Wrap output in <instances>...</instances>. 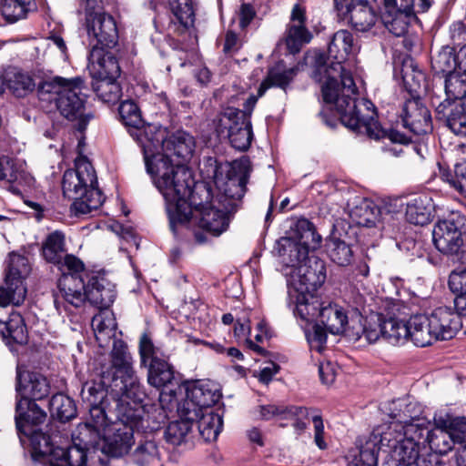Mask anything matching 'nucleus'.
<instances>
[{"instance_id": "1", "label": "nucleus", "mask_w": 466, "mask_h": 466, "mask_svg": "<svg viewBox=\"0 0 466 466\" xmlns=\"http://www.w3.org/2000/svg\"><path fill=\"white\" fill-rule=\"evenodd\" d=\"M355 49L353 35L348 30H339L329 44L327 59L323 55L317 57V70L326 77L321 86L324 102L334 105L340 123L355 133L408 146L411 141L409 136L395 128L382 129L377 120V111L372 102L359 97L351 73L342 66Z\"/></svg>"}, {"instance_id": "2", "label": "nucleus", "mask_w": 466, "mask_h": 466, "mask_svg": "<svg viewBox=\"0 0 466 466\" xmlns=\"http://www.w3.org/2000/svg\"><path fill=\"white\" fill-rule=\"evenodd\" d=\"M194 148V137L187 132L177 131L162 141V152L152 157L145 154L147 171L166 201L172 227L179 219L175 211L183 213L182 219L188 213L185 198L192 194L195 180L182 162L191 157Z\"/></svg>"}, {"instance_id": "3", "label": "nucleus", "mask_w": 466, "mask_h": 466, "mask_svg": "<svg viewBox=\"0 0 466 466\" xmlns=\"http://www.w3.org/2000/svg\"><path fill=\"white\" fill-rule=\"evenodd\" d=\"M211 197V191L205 186H192V194L185 198V202L188 206V213H186L185 219H178L172 227L171 218L169 219V227L175 236L178 235L180 228H188L193 219L192 207L198 211L197 219L200 228L214 237H218L225 232L230 222V214L234 213L237 208L236 203H230V207H227L218 200V206H215L214 202L208 203ZM167 213H168L167 211ZM178 218H183V213L180 210L175 211Z\"/></svg>"}, {"instance_id": "4", "label": "nucleus", "mask_w": 466, "mask_h": 466, "mask_svg": "<svg viewBox=\"0 0 466 466\" xmlns=\"http://www.w3.org/2000/svg\"><path fill=\"white\" fill-rule=\"evenodd\" d=\"M86 270L58 279V293L55 294V305L80 308L86 301L99 309L109 308L115 300V286L103 276H92L85 284Z\"/></svg>"}, {"instance_id": "5", "label": "nucleus", "mask_w": 466, "mask_h": 466, "mask_svg": "<svg viewBox=\"0 0 466 466\" xmlns=\"http://www.w3.org/2000/svg\"><path fill=\"white\" fill-rule=\"evenodd\" d=\"M62 190L65 198L73 200L71 211L76 216L89 215L104 202L96 171L86 157L76 158L75 168L64 173Z\"/></svg>"}, {"instance_id": "6", "label": "nucleus", "mask_w": 466, "mask_h": 466, "mask_svg": "<svg viewBox=\"0 0 466 466\" xmlns=\"http://www.w3.org/2000/svg\"><path fill=\"white\" fill-rule=\"evenodd\" d=\"M202 172L222 191L220 198H224L225 205L230 207V203H236L244 197L251 167L248 158L234 161L229 167L208 157L205 159Z\"/></svg>"}, {"instance_id": "7", "label": "nucleus", "mask_w": 466, "mask_h": 466, "mask_svg": "<svg viewBox=\"0 0 466 466\" xmlns=\"http://www.w3.org/2000/svg\"><path fill=\"white\" fill-rule=\"evenodd\" d=\"M348 335L353 341H358L364 337L369 343H374L382 339L390 344L398 345L406 341L409 337L408 321L392 317L386 318L382 313L371 312L364 319L363 323H353Z\"/></svg>"}, {"instance_id": "8", "label": "nucleus", "mask_w": 466, "mask_h": 466, "mask_svg": "<svg viewBox=\"0 0 466 466\" xmlns=\"http://www.w3.org/2000/svg\"><path fill=\"white\" fill-rule=\"evenodd\" d=\"M466 218L459 212H451L440 219L433 228L432 240L436 248L452 261L466 264Z\"/></svg>"}, {"instance_id": "9", "label": "nucleus", "mask_w": 466, "mask_h": 466, "mask_svg": "<svg viewBox=\"0 0 466 466\" xmlns=\"http://www.w3.org/2000/svg\"><path fill=\"white\" fill-rule=\"evenodd\" d=\"M415 77L416 76H411L408 73L402 76L404 85L410 92V98L405 99L400 111V117L406 129L414 135L420 136L431 132L433 126L431 111L419 96L412 94L417 93L418 88L420 87L419 81L414 84L410 83V79L415 80ZM417 77L423 78V75L418 72Z\"/></svg>"}, {"instance_id": "10", "label": "nucleus", "mask_w": 466, "mask_h": 466, "mask_svg": "<svg viewBox=\"0 0 466 466\" xmlns=\"http://www.w3.org/2000/svg\"><path fill=\"white\" fill-rule=\"evenodd\" d=\"M218 137L228 138L231 146L239 150L246 151L251 145L253 138L251 121L238 108L228 107L220 113L214 121Z\"/></svg>"}, {"instance_id": "11", "label": "nucleus", "mask_w": 466, "mask_h": 466, "mask_svg": "<svg viewBox=\"0 0 466 466\" xmlns=\"http://www.w3.org/2000/svg\"><path fill=\"white\" fill-rule=\"evenodd\" d=\"M30 268L25 257L11 253L3 285L0 286V307L21 305L26 296L25 279Z\"/></svg>"}, {"instance_id": "12", "label": "nucleus", "mask_w": 466, "mask_h": 466, "mask_svg": "<svg viewBox=\"0 0 466 466\" xmlns=\"http://www.w3.org/2000/svg\"><path fill=\"white\" fill-rule=\"evenodd\" d=\"M115 407L116 421L121 426L137 431V433H147L149 431H158L161 423L166 415L161 411L157 416L150 413L147 410L146 404H138L134 401L113 400Z\"/></svg>"}, {"instance_id": "13", "label": "nucleus", "mask_w": 466, "mask_h": 466, "mask_svg": "<svg viewBox=\"0 0 466 466\" xmlns=\"http://www.w3.org/2000/svg\"><path fill=\"white\" fill-rule=\"evenodd\" d=\"M81 84L83 81L79 77L74 78L61 96H58L56 106L68 120L77 121L76 129L84 132L94 115L91 112H85L87 96L82 91Z\"/></svg>"}, {"instance_id": "14", "label": "nucleus", "mask_w": 466, "mask_h": 466, "mask_svg": "<svg viewBox=\"0 0 466 466\" xmlns=\"http://www.w3.org/2000/svg\"><path fill=\"white\" fill-rule=\"evenodd\" d=\"M44 258L55 265L61 273L60 278L76 275L84 270V263L72 254H67L65 235L60 231L50 233L42 245Z\"/></svg>"}, {"instance_id": "15", "label": "nucleus", "mask_w": 466, "mask_h": 466, "mask_svg": "<svg viewBox=\"0 0 466 466\" xmlns=\"http://www.w3.org/2000/svg\"><path fill=\"white\" fill-rule=\"evenodd\" d=\"M86 27L92 56L98 50L113 48L118 42V30L113 16L107 14H88L86 16Z\"/></svg>"}, {"instance_id": "16", "label": "nucleus", "mask_w": 466, "mask_h": 466, "mask_svg": "<svg viewBox=\"0 0 466 466\" xmlns=\"http://www.w3.org/2000/svg\"><path fill=\"white\" fill-rule=\"evenodd\" d=\"M221 398L218 387L212 382L195 381L186 386V400L183 405L184 416L198 418L200 412L211 410Z\"/></svg>"}, {"instance_id": "17", "label": "nucleus", "mask_w": 466, "mask_h": 466, "mask_svg": "<svg viewBox=\"0 0 466 466\" xmlns=\"http://www.w3.org/2000/svg\"><path fill=\"white\" fill-rule=\"evenodd\" d=\"M390 416L396 419L398 422L391 423L384 431V441L390 442L394 438L399 440H409L417 444V447L420 449V445L425 446L428 441V435L430 434L429 428L424 422L420 423V420H414L411 416H409L405 411L394 412L391 411Z\"/></svg>"}, {"instance_id": "18", "label": "nucleus", "mask_w": 466, "mask_h": 466, "mask_svg": "<svg viewBox=\"0 0 466 466\" xmlns=\"http://www.w3.org/2000/svg\"><path fill=\"white\" fill-rule=\"evenodd\" d=\"M336 9L356 31L367 32L375 25L378 9H383V1L377 4L373 0H350Z\"/></svg>"}, {"instance_id": "19", "label": "nucleus", "mask_w": 466, "mask_h": 466, "mask_svg": "<svg viewBox=\"0 0 466 466\" xmlns=\"http://www.w3.org/2000/svg\"><path fill=\"white\" fill-rule=\"evenodd\" d=\"M146 367L148 368V383L160 390L159 402L164 409L166 404L176 400L180 381L175 377L173 367L164 359L153 360Z\"/></svg>"}, {"instance_id": "20", "label": "nucleus", "mask_w": 466, "mask_h": 466, "mask_svg": "<svg viewBox=\"0 0 466 466\" xmlns=\"http://www.w3.org/2000/svg\"><path fill=\"white\" fill-rule=\"evenodd\" d=\"M50 382L42 373L21 367L16 368L15 400H41L50 393Z\"/></svg>"}, {"instance_id": "21", "label": "nucleus", "mask_w": 466, "mask_h": 466, "mask_svg": "<svg viewBox=\"0 0 466 466\" xmlns=\"http://www.w3.org/2000/svg\"><path fill=\"white\" fill-rule=\"evenodd\" d=\"M291 286L300 292L302 290H317L323 285L327 278V268L324 260L311 255L294 271Z\"/></svg>"}, {"instance_id": "22", "label": "nucleus", "mask_w": 466, "mask_h": 466, "mask_svg": "<svg viewBox=\"0 0 466 466\" xmlns=\"http://www.w3.org/2000/svg\"><path fill=\"white\" fill-rule=\"evenodd\" d=\"M15 422L18 438L22 446H25L24 434H32L33 431L42 430L46 422V412L33 400H15Z\"/></svg>"}, {"instance_id": "23", "label": "nucleus", "mask_w": 466, "mask_h": 466, "mask_svg": "<svg viewBox=\"0 0 466 466\" xmlns=\"http://www.w3.org/2000/svg\"><path fill=\"white\" fill-rule=\"evenodd\" d=\"M365 318L362 317L357 309L354 315L349 319L345 309L337 303L326 300L320 310L319 322L331 334L345 333L349 338L348 331L350 326L356 323H363Z\"/></svg>"}, {"instance_id": "24", "label": "nucleus", "mask_w": 466, "mask_h": 466, "mask_svg": "<svg viewBox=\"0 0 466 466\" xmlns=\"http://www.w3.org/2000/svg\"><path fill=\"white\" fill-rule=\"evenodd\" d=\"M306 19L305 7L299 4L294 5L284 35L285 44L290 54L299 53L312 38V34L306 27Z\"/></svg>"}, {"instance_id": "25", "label": "nucleus", "mask_w": 466, "mask_h": 466, "mask_svg": "<svg viewBox=\"0 0 466 466\" xmlns=\"http://www.w3.org/2000/svg\"><path fill=\"white\" fill-rule=\"evenodd\" d=\"M309 415H311L314 425V442L318 448L325 450L327 443L324 441V424L319 411L303 406H289L283 420H290L296 433L300 435L308 428V423L305 420Z\"/></svg>"}, {"instance_id": "26", "label": "nucleus", "mask_w": 466, "mask_h": 466, "mask_svg": "<svg viewBox=\"0 0 466 466\" xmlns=\"http://www.w3.org/2000/svg\"><path fill=\"white\" fill-rule=\"evenodd\" d=\"M316 291L302 290L300 292L294 289H289L288 304L289 307L293 306L295 316L307 322L312 321L317 318L319 319L320 310L325 301L321 300Z\"/></svg>"}, {"instance_id": "27", "label": "nucleus", "mask_w": 466, "mask_h": 466, "mask_svg": "<svg viewBox=\"0 0 466 466\" xmlns=\"http://www.w3.org/2000/svg\"><path fill=\"white\" fill-rule=\"evenodd\" d=\"M135 432L116 422L103 433L101 456L102 458L106 457V463L107 462V455L121 457L129 451Z\"/></svg>"}, {"instance_id": "28", "label": "nucleus", "mask_w": 466, "mask_h": 466, "mask_svg": "<svg viewBox=\"0 0 466 466\" xmlns=\"http://www.w3.org/2000/svg\"><path fill=\"white\" fill-rule=\"evenodd\" d=\"M461 315L447 307L437 308L428 315L435 341L454 338L461 328Z\"/></svg>"}, {"instance_id": "29", "label": "nucleus", "mask_w": 466, "mask_h": 466, "mask_svg": "<svg viewBox=\"0 0 466 466\" xmlns=\"http://www.w3.org/2000/svg\"><path fill=\"white\" fill-rule=\"evenodd\" d=\"M114 375L109 371L100 370L97 378L86 381L82 385L80 396L87 405L109 401V398L115 399Z\"/></svg>"}, {"instance_id": "30", "label": "nucleus", "mask_w": 466, "mask_h": 466, "mask_svg": "<svg viewBox=\"0 0 466 466\" xmlns=\"http://www.w3.org/2000/svg\"><path fill=\"white\" fill-rule=\"evenodd\" d=\"M72 443L85 448L90 452L92 464L106 466V457L101 456L103 446V432L90 426L88 423H80L72 433Z\"/></svg>"}, {"instance_id": "31", "label": "nucleus", "mask_w": 466, "mask_h": 466, "mask_svg": "<svg viewBox=\"0 0 466 466\" xmlns=\"http://www.w3.org/2000/svg\"><path fill=\"white\" fill-rule=\"evenodd\" d=\"M25 443L29 442L31 456L34 461L45 466H52L58 446H55L53 436L47 431H35L32 434H24Z\"/></svg>"}, {"instance_id": "32", "label": "nucleus", "mask_w": 466, "mask_h": 466, "mask_svg": "<svg viewBox=\"0 0 466 466\" xmlns=\"http://www.w3.org/2000/svg\"><path fill=\"white\" fill-rule=\"evenodd\" d=\"M351 221L360 227L377 228L380 224V209L372 200L356 198L349 204Z\"/></svg>"}, {"instance_id": "33", "label": "nucleus", "mask_w": 466, "mask_h": 466, "mask_svg": "<svg viewBox=\"0 0 466 466\" xmlns=\"http://www.w3.org/2000/svg\"><path fill=\"white\" fill-rule=\"evenodd\" d=\"M157 431L143 433L131 453V461L137 466H163L160 461V453L155 440Z\"/></svg>"}, {"instance_id": "34", "label": "nucleus", "mask_w": 466, "mask_h": 466, "mask_svg": "<svg viewBox=\"0 0 466 466\" xmlns=\"http://www.w3.org/2000/svg\"><path fill=\"white\" fill-rule=\"evenodd\" d=\"M110 358V365L103 366L101 370L112 372L115 381L118 380V377L128 376L134 371L132 356L127 344L124 340L114 339Z\"/></svg>"}, {"instance_id": "35", "label": "nucleus", "mask_w": 466, "mask_h": 466, "mask_svg": "<svg viewBox=\"0 0 466 466\" xmlns=\"http://www.w3.org/2000/svg\"><path fill=\"white\" fill-rule=\"evenodd\" d=\"M384 430L376 429L360 448L359 457L355 456L349 461L350 466H378V456L380 450L384 451L387 441H384Z\"/></svg>"}, {"instance_id": "36", "label": "nucleus", "mask_w": 466, "mask_h": 466, "mask_svg": "<svg viewBox=\"0 0 466 466\" xmlns=\"http://www.w3.org/2000/svg\"><path fill=\"white\" fill-rule=\"evenodd\" d=\"M393 440L397 441L383 442L385 444L384 452L390 456V466H412L420 449L411 441L399 440V438Z\"/></svg>"}, {"instance_id": "37", "label": "nucleus", "mask_w": 466, "mask_h": 466, "mask_svg": "<svg viewBox=\"0 0 466 466\" xmlns=\"http://www.w3.org/2000/svg\"><path fill=\"white\" fill-rule=\"evenodd\" d=\"M0 338L8 347L27 343L28 333L26 326L19 313H11L6 321L0 319Z\"/></svg>"}, {"instance_id": "38", "label": "nucleus", "mask_w": 466, "mask_h": 466, "mask_svg": "<svg viewBox=\"0 0 466 466\" xmlns=\"http://www.w3.org/2000/svg\"><path fill=\"white\" fill-rule=\"evenodd\" d=\"M115 399L113 400H127L134 401L138 404H144L146 399V392L138 381L135 371L128 376L118 377V380L114 381Z\"/></svg>"}, {"instance_id": "39", "label": "nucleus", "mask_w": 466, "mask_h": 466, "mask_svg": "<svg viewBox=\"0 0 466 466\" xmlns=\"http://www.w3.org/2000/svg\"><path fill=\"white\" fill-rule=\"evenodd\" d=\"M434 205L428 195H419L407 203L406 219L409 223L424 226L428 224L433 216Z\"/></svg>"}, {"instance_id": "40", "label": "nucleus", "mask_w": 466, "mask_h": 466, "mask_svg": "<svg viewBox=\"0 0 466 466\" xmlns=\"http://www.w3.org/2000/svg\"><path fill=\"white\" fill-rule=\"evenodd\" d=\"M436 114L454 134L466 135V113L459 104L441 102Z\"/></svg>"}, {"instance_id": "41", "label": "nucleus", "mask_w": 466, "mask_h": 466, "mask_svg": "<svg viewBox=\"0 0 466 466\" xmlns=\"http://www.w3.org/2000/svg\"><path fill=\"white\" fill-rule=\"evenodd\" d=\"M408 339L410 338L418 347H426L435 341L429 318L426 314L410 317L408 320Z\"/></svg>"}, {"instance_id": "42", "label": "nucleus", "mask_w": 466, "mask_h": 466, "mask_svg": "<svg viewBox=\"0 0 466 466\" xmlns=\"http://www.w3.org/2000/svg\"><path fill=\"white\" fill-rule=\"evenodd\" d=\"M52 466H95L90 461V452L83 447L74 445L66 449L58 446Z\"/></svg>"}, {"instance_id": "43", "label": "nucleus", "mask_w": 466, "mask_h": 466, "mask_svg": "<svg viewBox=\"0 0 466 466\" xmlns=\"http://www.w3.org/2000/svg\"><path fill=\"white\" fill-rule=\"evenodd\" d=\"M73 79H66L61 76H48L43 78L36 85V94L40 101L47 104L55 103L56 105L58 96L64 93L66 87H68Z\"/></svg>"}, {"instance_id": "44", "label": "nucleus", "mask_w": 466, "mask_h": 466, "mask_svg": "<svg viewBox=\"0 0 466 466\" xmlns=\"http://www.w3.org/2000/svg\"><path fill=\"white\" fill-rule=\"evenodd\" d=\"M200 436L206 441H216L223 428V419L212 410L200 412L198 418L194 420Z\"/></svg>"}, {"instance_id": "45", "label": "nucleus", "mask_w": 466, "mask_h": 466, "mask_svg": "<svg viewBox=\"0 0 466 466\" xmlns=\"http://www.w3.org/2000/svg\"><path fill=\"white\" fill-rule=\"evenodd\" d=\"M431 66L435 76H447L456 72L458 63L455 49L449 46H442L437 54L431 56Z\"/></svg>"}, {"instance_id": "46", "label": "nucleus", "mask_w": 466, "mask_h": 466, "mask_svg": "<svg viewBox=\"0 0 466 466\" xmlns=\"http://www.w3.org/2000/svg\"><path fill=\"white\" fill-rule=\"evenodd\" d=\"M291 238L312 251L321 243V236L316 232L313 223L307 218L297 220Z\"/></svg>"}, {"instance_id": "47", "label": "nucleus", "mask_w": 466, "mask_h": 466, "mask_svg": "<svg viewBox=\"0 0 466 466\" xmlns=\"http://www.w3.org/2000/svg\"><path fill=\"white\" fill-rule=\"evenodd\" d=\"M279 244L281 246L279 254L283 258V262L295 269L311 256L309 248L292 240L291 238H282Z\"/></svg>"}, {"instance_id": "48", "label": "nucleus", "mask_w": 466, "mask_h": 466, "mask_svg": "<svg viewBox=\"0 0 466 466\" xmlns=\"http://www.w3.org/2000/svg\"><path fill=\"white\" fill-rule=\"evenodd\" d=\"M109 401L87 405L89 409V419L86 421L90 426L105 432L111 425L116 423L115 410L109 409Z\"/></svg>"}, {"instance_id": "49", "label": "nucleus", "mask_w": 466, "mask_h": 466, "mask_svg": "<svg viewBox=\"0 0 466 466\" xmlns=\"http://www.w3.org/2000/svg\"><path fill=\"white\" fill-rule=\"evenodd\" d=\"M91 324L100 346H103L106 339L116 338L117 324L112 312H99L93 317Z\"/></svg>"}, {"instance_id": "50", "label": "nucleus", "mask_w": 466, "mask_h": 466, "mask_svg": "<svg viewBox=\"0 0 466 466\" xmlns=\"http://www.w3.org/2000/svg\"><path fill=\"white\" fill-rule=\"evenodd\" d=\"M448 285L455 295L456 310L459 314L466 316V268L452 270L449 276Z\"/></svg>"}, {"instance_id": "51", "label": "nucleus", "mask_w": 466, "mask_h": 466, "mask_svg": "<svg viewBox=\"0 0 466 466\" xmlns=\"http://www.w3.org/2000/svg\"><path fill=\"white\" fill-rule=\"evenodd\" d=\"M51 416L62 422L75 418L76 406L73 399L64 393H56L52 396L49 401Z\"/></svg>"}, {"instance_id": "52", "label": "nucleus", "mask_w": 466, "mask_h": 466, "mask_svg": "<svg viewBox=\"0 0 466 466\" xmlns=\"http://www.w3.org/2000/svg\"><path fill=\"white\" fill-rule=\"evenodd\" d=\"M434 423H438L441 427L448 428L451 436L454 437L455 442L461 445L458 450L466 447V417L454 416L449 413L444 415L434 416Z\"/></svg>"}, {"instance_id": "53", "label": "nucleus", "mask_w": 466, "mask_h": 466, "mask_svg": "<svg viewBox=\"0 0 466 466\" xmlns=\"http://www.w3.org/2000/svg\"><path fill=\"white\" fill-rule=\"evenodd\" d=\"M327 252L332 262L339 267L351 264L354 253L350 244L338 238L331 237L327 240Z\"/></svg>"}, {"instance_id": "54", "label": "nucleus", "mask_w": 466, "mask_h": 466, "mask_svg": "<svg viewBox=\"0 0 466 466\" xmlns=\"http://www.w3.org/2000/svg\"><path fill=\"white\" fill-rule=\"evenodd\" d=\"M434 424L436 428L430 431L427 444L433 452L446 454L457 442L448 428L441 427L438 423Z\"/></svg>"}, {"instance_id": "55", "label": "nucleus", "mask_w": 466, "mask_h": 466, "mask_svg": "<svg viewBox=\"0 0 466 466\" xmlns=\"http://www.w3.org/2000/svg\"><path fill=\"white\" fill-rule=\"evenodd\" d=\"M194 420L189 416H185L180 420L171 421L164 432L167 442L174 446H179L186 442L194 425Z\"/></svg>"}, {"instance_id": "56", "label": "nucleus", "mask_w": 466, "mask_h": 466, "mask_svg": "<svg viewBox=\"0 0 466 466\" xmlns=\"http://www.w3.org/2000/svg\"><path fill=\"white\" fill-rule=\"evenodd\" d=\"M122 123L135 129L137 136L142 135L143 119L137 105L132 100L123 101L118 107Z\"/></svg>"}, {"instance_id": "57", "label": "nucleus", "mask_w": 466, "mask_h": 466, "mask_svg": "<svg viewBox=\"0 0 466 466\" xmlns=\"http://www.w3.org/2000/svg\"><path fill=\"white\" fill-rule=\"evenodd\" d=\"M96 96L105 103L115 104L122 96V89L116 79L99 78L93 84Z\"/></svg>"}, {"instance_id": "58", "label": "nucleus", "mask_w": 466, "mask_h": 466, "mask_svg": "<svg viewBox=\"0 0 466 466\" xmlns=\"http://www.w3.org/2000/svg\"><path fill=\"white\" fill-rule=\"evenodd\" d=\"M444 89L447 98L445 103L461 100L466 95V75L456 71L445 76Z\"/></svg>"}, {"instance_id": "59", "label": "nucleus", "mask_w": 466, "mask_h": 466, "mask_svg": "<svg viewBox=\"0 0 466 466\" xmlns=\"http://www.w3.org/2000/svg\"><path fill=\"white\" fill-rule=\"evenodd\" d=\"M167 2L171 13L180 25L187 28L194 23V0H167Z\"/></svg>"}, {"instance_id": "60", "label": "nucleus", "mask_w": 466, "mask_h": 466, "mask_svg": "<svg viewBox=\"0 0 466 466\" xmlns=\"http://www.w3.org/2000/svg\"><path fill=\"white\" fill-rule=\"evenodd\" d=\"M298 69L295 67L284 70L283 72L270 71L268 77L260 84L258 87V96H262L271 86H279L285 89L291 82Z\"/></svg>"}, {"instance_id": "61", "label": "nucleus", "mask_w": 466, "mask_h": 466, "mask_svg": "<svg viewBox=\"0 0 466 466\" xmlns=\"http://www.w3.org/2000/svg\"><path fill=\"white\" fill-rule=\"evenodd\" d=\"M8 88L17 97H24L32 92L36 85L33 78L26 73L15 72L8 79Z\"/></svg>"}, {"instance_id": "62", "label": "nucleus", "mask_w": 466, "mask_h": 466, "mask_svg": "<svg viewBox=\"0 0 466 466\" xmlns=\"http://www.w3.org/2000/svg\"><path fill=\"white\" fill-rule=\"evenodd\" d=\"M99 78L117 79L121 74V68L116 57L109 52L98 55Z\"/></svg>"}, {"instance_id": "63", "label": "nucleus", "mask_w": 466, "mask_h": 466, "mask_svg": "<svg viewBox=\"0 0 466 466\" xmlns=\"http://www.w3.org/2000/svg\"><path fill=\"white\" fill-rule=\"evenodd\" d=\"M139 355L141 359V364L144 366L152 363L153 360H160V350L156 347L147 332H144L139 339Z\"/></svg>"}, {"instance_id": "64", "label": "nucleus", "mask_w": 466, "mask_h": 466, "mask_svg": "<svg viewBox=\"0 0 466 466\" xmlns=\"http://www.w3.org/2000/svg\"><path fill=\"white\" fill-rule=\"evenodd\" d=\"M31 10L22 5L16 0H5L2 5V15L9 23H15L26 16Z\"/></svg>"}]
</instances>
